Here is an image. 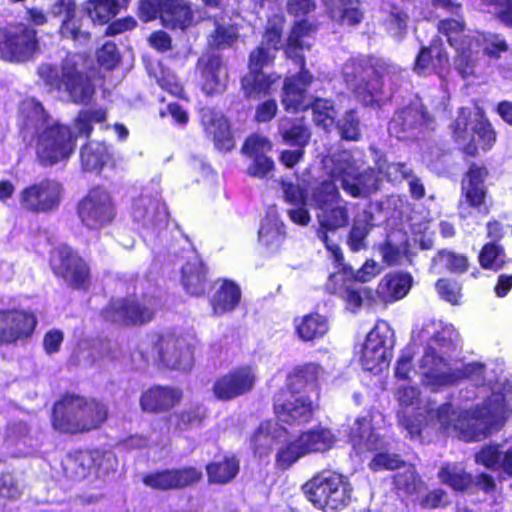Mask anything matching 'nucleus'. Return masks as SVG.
<instances>
[{
    "mask_svg": "<svg viewBox=\"0 0 512 512\" xmlns=\"http://www.w3.org/2000/svg\"><path fill=\"white\" fill-rule=\"evenodd\" d=\"M38 74L50 89L66 93L74 103H85L94 92L90 80L76 69V62L70 57L64 61L61 74L50 64H42Z\"/></svg>",
    "mask_w": 512,
    "mask_h": 512,
    "instance_id": "13",
    "label": "nucleus"
},
{
    "mask_svg": "<svg viewBox=\"0 0 512 512\" xmlns=\"http://www.w3.org/2000/svg\"><path fill=\"white\" fill-rule=\"evenodd\" d=\"M350 442L357 453L378 450L386 445L384 440L372 430L369 415L355 420L351 428Z\"/></svg>",
    "mask_w": 512,
    "mask_h": 512,
    "instance_id": "32",
    "label": "nucleus"
},
{
    "mask_svg": "<svg viewBox=\"0 0 512 512\" xmlns=\"http://www.w3.org/2000/svg\"><path fill=\"white\" fill-rule=\"evenodd\" d=\"M453 135L464 152L471 156L477 153L478 148L489 150L496 141L495 131L478 106L460 110L453 125Z\"/></svg>",
    "mask_w": 512,
    "mask_h": 512,
    "instance_id": "11",
    "label": "nucleus"
},
{
    "mask_svg": "<svg viewBox=\"0 0 512 512\" xmlns=\"http://www.w3.org/2000/svg\"><path fill=\"white\" fill-rule=\"evenodd\" d=\"M486 176L487 170L484 167L470 166L462 181V194L465 197V202L460 204L461 216H466V206L481 210L486 197V187L484 184Z\"/></svg>",
    "mask_w": 512,
    "mask_h": 512,
    "instance_id": "28",
    "label": "nucleus"
},
{
    "mask_svg": "<svg viewBox=\"0 0 512 512\" xmlns=\"http://www.w3.org/2000/svg\"><path fill=\"white\" fill-rule=\"evenodd\" d=\"M206 470L210 483L226 484L237 475L239 461L235 457H225L221 461L208 464Z\"/></svg>",
    "mask_w": 512,
    "mask_h": 512,
    "instance_id": "50",
    "label": "nucleus"
},
{
    "mask_svg": "<svg viewBox=\"0 0 512 512\" xmlns=\"http://www.w3.org/2000/svg\"><path fill=\"white\" fill-rule=\"evenodd\" d=\"M479 260L484 268L498 270L504 263V254L498 245L489 243L483 247Z\"/></svg>",
    "mask_w": 512,
    "mask_h": 512,
    "instance_id": "60",
    "label": "nucleus"
},
{
    "mask_svg": "<svg viewBox=\"0 0 512 512\" xmlns=\"http://www.w3.org/2000/svg\"><path fill=\"white\" fill-rule=\"evenodd\" d=\"M443 267L453 272H463L467 267V259L462 255L441 251L433 258L431 269L434 273L439 274Z\"/></svg>",
    "mask_w": 512,
    "mask_h": 512,
    "instance_id": "56",
    "label": "nucleus"
},
{
    "mask_svg": "<svg viewBox=\"0 0 512 512\" xmlns=\"http://www.w3.org/2000/svg\"><path fill=\"white\" fill-rule=\"evenodd\" d=\"M307 456L305 449L300 442L299 436L287 439L278 448L275 456V465L282 470H287Z\"/></svg>",
    "mask_w": 512,
    "mask_h": 512,
    "instance_id": "48",
    "label": "nucleus"
},
{
    "mask_svg": "<svg viewBox=\"0 0 512 512\" xmlns=\"http://www.w3.org/2000/svg\"><path fill=\"white\" fill-rule=\"evenodd\" d=\"M129 0H88L87 13L94 23L104 24L113 18Z\"/></svg>",
    "mask_w": 512,
    "mask_h": 512,
    "instance_id": "47",
    "label": "nucleus"
},
{
    "mask_svg": "<svg viewBox=\"0 0 512 512\" xmlns=\"http://www.w3.org/2000/svg\"><path fill=\"white\" fill-rule=\"evenodd\" d=\"M279 131L284 142L296 147L304 148L310 139V133L304 125H289L288 119L280 121Z\"/></svg>",
    "mask_w": 512,
    "mask_h": 512,
    "instance_id": "54",
    "label": "nucleus"
},
{
    "mask_svg": "<svg viewBox=\"0 0 512 512\" xmlns=\"http://www.w3.org/2000/svg\"><path fill=\"white\" fill-rule=\"evenodd\" d=\"M182 398L179 389L171 387H154L141 397V407L145 411L156 412L172 408Z\"/></svg>",
    "mask_w": 512,
    "mask_h": 512,
    "instance_id": "36",
    "label": "nucleus"
},
{
    "mask_svg": "<svg viewBox=\"0 0 512 512\" xmlns=\"http://www.w3.org/2000/svg\"><path fill=\"white\" fill-rule=\"evenodd\" d=\"M240 299L239 286L229 280L222 281L211 298L213 313L219 316L232 312L238 306Z\"/></svg>",
    "mask_w": 512,
    "mask_h": 512,
    "instance_id": "39",
    "label": "nucleus"
},
{
    "mask_svg": "<svg viewBox=\"0 0 512 512\" xmlns=\"http://www.w3.org/2000/svg\"><path fill=\"white\" fill-rule=\"evenodd\" d=\"M408 249L406 234L393 232L388 234L385 242L379 246V253L388 266L402 265L409 261Z\"/></svg>",
    "mask_w": 512,
    "mask_h": 512,
    "instance_id": "38",
    "label": "nucleus"
},
{
    "mask_svg": "<svg viewBox=\"0 0 512 512\" xmlns=\"http://www.w3.org/2000/svg\"><path fill=\"white\" fill-rule=\"evenodd\" d=\"M257 379L256 370L251 366L234 368L214 382L213 394L219 400H232L252 391Z\"/></svg>",
    "mask_w": 512,
    "mask_h": 512,
    "instance_id": "19",
    "label": "nucleus"
},
{
    "mask_svg": "<svg viewBox=\"0 0 512 512\" xmlns=\"http://www.w3.org/2000/svg\"><path fill=\"white\" fill-rule=\"evenodd\" d=\"M106 417L107 409L102 403L66 395L54 406L53 426L60 432L74 434L97 428Z\"/></svg>",
    "mask_w": 512,
    "mask_h": 512,
    "instance_id": "8",
    "label": "nucleus"
},
{
    "mask_svg": "<svg viewBox=\"0 0 512 512\" xmlns=\"http://www.w3.org/2000/svg\"><path fill=\"white\" fill-rule=\"evenodd\" d=\"M323 163L332 180L339 181L343 190L353 197L367 196L379 188L382 178L372 170L360 173L361 166L349 151L328 156Z\"/></svg>",
    "mask_w": 512,
    "mask_h": 512,
    "instance_id": "9",
    "label": "nucleus"
},
{
    "mask_svg": "<svg viewBox=\"0 0 512 512\" xmlns=\"http://www.w3.org/2000/svg\"><path fill=\"white\" fill-rule=\"evenodd\" d=\"M285 433V429L279 427L272 421H266L260 424L252 437V444L255 451L259 454L263 450L268 451L273 439L281 438Z\"/></svg>",
    "mask_w": 512,
    "mask_h": 512,
    "instance_id": "51",
    "label": "nucleus"
},
{
    "mask_svg": "<svg viewBox=\"0 0 512 512\" xmlns=\"http://www.w3.org/2000/svg\"><path fill=\"white\" fill-rule=\"evenodd\" d=\"M19 122L24 139L35 136L36 154L42 164H56L73 153L76 137L68 127L51 119L35 99L22 102Z\"/></svg>",
    "mask_w": 512,
    "mask_h": 512,
    "instance_id": "5",
    "label": "nucleus"
},
{
    "mask_svg": "<svg viewBox=\"0 0 512 512\" xmlns=\"http://www.w3.org/2000/svg\"><path fill=\"white\" fill-rule=\"evenodd\" d=\"M303 491L314 507L337 512L348 505L352 488L345 476L326 470L306 482Z\"/></svg>",
    "mask_w": 512,
    "mask_h": 512,
    "instance_id": "10",
    "label": "nucleus"
},
{
    "mask_svg": "<svg viewBox=\"0 0 512 512\" xmlns=\"http://www.w3.org/2000/svg\"><path fill=\"white\" fill-rule=\"evenodd\" d=\"M431 118L424 111L422 104L414 103L411 106L398 111L388 125L391 136L404 140L414 135L413 131L418 127H430Z\"/></svg>",
    "mask_w": 512,
    "mask_h": 512,
    "instance_id": "25",
    "label": "nucleus"
},
{
    "mask_svg": "<svg viewBox=\"0 0 512 512\" xmlns=\"http://www.w3.org/2000/svg\"><path fill=\"white\" fill-rule=\"evenodd\" d=\"M36 32L23 25L9 27L1 32L0 55L7 61L29 59L37 50Z\"/></svg>",
    "mask_w": 512,
    "mask_h": 512,
    "instance_id": "17",
    "label": "nucleus"
},
{
    "mask_svg": "<svg viewBox=\"0 0 512 512\" xmlns=\"http://www.w3.org/2000/svg\"><path fill=\"white\" fill-rule=\"evenodd\" d=\"M413 278L408 273H393L383 277L378 283L377 296L386 303L404 298L410 291Z\"/></svg>",
    "mask_w": 512,
    "mask_h": 512,
    "instance_id": "33",
    "label": "nucleus"
},
{
    "mask_svg": "<svg viewBox=\"0 0 512 512\" xmlns=\"http://www.w3.org/2000/svg\"><path fill=\"white\" fill-rule=\"evenodd\" d=\"M382 25L386 33L397 41L407 34L409 15L403 6L386 2L381 8Z\"/></svg>",
    "mask_w": 512,
    "mask_h": 512,
    "instance_id": "35",
    "label": "nucleus"
},
{
    "mask_svg": "<svg viewBox=\"0 0 512 512\" xmlns=\"http://www.w3.org/2000/svg\"><path fill=\"white\" fill-rule=\"evenodd\" d=\"M106 119V112L102 109L83 110L74 121V129L78 135L88 136L92 131V123H100Z\"/></svg>",
    "mask_w": 512,
    "mask_h": 512,
    "instance_id": "57",
    "label": "nucleus"
},
{
    "mask_svg": "<svg viewBox=\"0 0 512 512\" xmlns=\"http://www.w3.org/2000/svg\"><path fill=\"white\" fill-rule=\"evenodd\" d=\"M449 68V57L440 40H434L427 47H422L414 64L418 75H443Z\"/></svg>",
    "mask_w": 512,
    "mask_h": 512,
    "instance_id": "29",
    "label": "nucleus"
},
{
    "mask_svg": "<svg viewBox=\"0 0 512 512\" xmlns=\"http://www.w3.org/2000/svg\"><path fill=\"white\" fill-rule=\"evenodd\" d=\"M159 307V301L149 300L148 304H139L134 300L119 299L113 301L105 310L104 317L115 323L137 324L150 321Z\"/></svg>",
    "mask_w": 512,
    "mask_h": 512,
    "instance_id": "23",
    "label": "nucleus"
},
{
    "mask_svg": "<svg viewBox=\"0 0 512 512\" xmlns=\"http://www.w3.org/2000/svg\"><path fill=\"white\" fill-rule=\"evenodd\" d=\"M347 88L365 105L379 101L385 80H390V71L381 76L365 59H351L342 70Z\"/></svg>",
    "mask_w": 512,
    "mask_h": 512,
    "instance_id": "14",
    "label": "nucleus"
},
{
    "mask_svg": "<svg viewBox=\"0 0 512 512\" xmlns=\"http://www.w3.org/2000/svg\"><path fill=\"white\" fill-rule=\"evenodd\" d=\"M206 271L201 259L193 254L182 268V284L191 295H202L206 288Z\"/></svg>",
    "mask_w": 512,
    "mask_h": 512,
    "instance_id": "42",
    "label": "nucleus"
},
{
    "mask_svg": "<svg viewBox=\"0 0 512 512\" xmlns=\"http://www.w3.org/2000/svg\"><path fill=\"white\" fill-rule=\"evenodd\" d=\"M37 326L34 313L0 305V343L15 344L30 338Z\"/></svg>",
    "mask_w": 512,
    "mask_h": 512,
    "instance_id": "18",
    "label": "nucleus"
},
{
    "mask_svg": "<svg viewBox=\"0 0 512 512\" xmlns=\"http://www.w3.org/2000/svg\"><path fill=\"white\" fill-rule=\"evenodd\" d=\"M475 461L487 468L500 469L512 477V451H501L499 446H486L475 456Z\"/></svg>",
    "mask_w": 512,
    "mask_h": 512,
    "instance_id": "45",
    "label": "nucleus"
},
{
    "mask_svg": "<svg viewBox=\"0 0 512 512\" xmlns=\"http://www.w3.org/2000/svg\"><path fill=\"white\" fill-rule=\"evenodd\" d=\"M80 157L83 169L93 172L106 165L111 155L104 143L90 142L81 149Z\"/></svg>",
    "mask_w": 512,
    "mask_h": 512,
    "instance_id": "46",
    "label": "nucleus"
},
{
    "mask_svg": "<svg viewBox=\"0 0 512 512\" xmlns=\"http://www.w3.org/2000/svg\"><path fill=\"white\" fill-rule=\"evenodd\" d=\"M202 89L206 94L220 93L225 90L227 72L217 55H203L198 61Z\"/></svg>",
    "mask_w": 512,
    "mask_h": 512,
    "instance_id": "30",
    "label": "nucleus"
},
{
    "mask_svg": "<svg viewBox=\"0 0 512 512\" xmlns=\"http://www.w3.org/2000/svg\"><path fill=\"white\" fill-rule=\"evenodd\" d=\"M439 478L454 490H464L472 483V477L460 464H447L439 471Z\"/></svg>",
    "mask_w": 512,
    "mask_h": 512,
    "instance_id": "52",
    "label": "nucleus"
},
{
    "mask_svg": "<svg viewBox=\"0 0 512 512\" xmlns=\"http://www.w3.org/2000/svg\"><path fill=\"white\" fill-rule=\"evenodd\" d=\"M131 215L133 219L143 225L152 224L165 215L158 199L148 194H141L133 200Z\"/></svg>",
    "mask_w": 512,
    "mask_h": 512,
    "instance_id": "43",
    "label": "nucleus"
},
{
    "mask_svg": "<svg viewBox=\"0 0 512 512\" xmlns=\"http://www.w3.org/2000/svg\"><path fill=\"white\" fill-rule=\"evenodd\" d=\"M67 474L74 479L86 478L94 468V459L89 452H78L69 456L64 464Z\"/></svg>",
    "mask_w": 512,
    "mask_h": 512,
    "instance_id": "53",
    "label": "nucleus"
},
{
    "mask_svg": "<svg viewBox=\"0 0 512 512\" xmlns=\"http://www.w3.org/2000/svg\"><path fill=\"white\" fill-rule=\"evenodd\" d=\"M377 169L379 174L382 177H385L389 181H401L403 179H407L411 174V171L404 165L400 163H391L387 164L385 159H379L376 162Z\"/></svg>",
    "mask_w": 512,
    "mask_h": 512,
    "instance_id": "62",
    "label": "nucleus"
},
{
    "mask_svg": "<svg viewBox=\"0 0 512 512\" xmlns=\"http://www.w3.org/2000/svg\"><path fill=\"white\" fill-rule=\"evenodd\" d=\"M275 396L274 410L277 419L289 425L307 423L313 416L314 403L310 396L289 393Z\"/></svg>",
    "mask_w": 512,
    "mask_h": 512,
    "instance_id": "21",
    "label": "nucleus"
},
{
    "mask_svg": "<svg viewBox=\"0 0 512 512\" xmlns=\"http://www.w3.org/2000/svg\"><path fill=\"white\" fill-rule=\"evenodd\" d=\"M492 396L472 411H456L450 404L434 410L421 397L420 390L408 382L399 384L396 398L399 423L411 437L418 435L424 422L437 421L448 434L464 441H478L501 427L512 412V385L491 386Z\"/></svg>",
    "mask_w": 512,
    "mask_h": 512,
    "instance_id": "1",
    "label": "nucleus"
},
{
    "mask_svg": "<svg viewBox=\"0 0 512 512\" xmlns=\"http://www.w3.org/2000/svg\"><path fill=\"white\" fill-rule=\"evenodd\" d=\"M51 267L54 273L68 284L81 287L89 275L85 262L68 246H59L52 254Z\"/></svg>",
    "mask_w": 512,
    "mask_h": 512,
    "instance_id": "22",
    "label": "nucleus"
},
{
    "mask_svg": "<svg viewBox=\"0 0 512 512\" xmlns=\"http://www.w3.org/2000/svg\"><path fill=\"white\" fill-rule=\"evenodd\" d=\"M284 237L283 225L278 219L275 209H270L262 220L259 240L267 247H278Z\"/></svg>",
    "mask_w": 512,
    "mask_h": 512,
    "instance_id": "49",
    "label": "nucleus"
},
{
    "mask_svg": "<svg viewBox=\"0 0 512 512\" xmlns=\"http://www.w3.org/2000/svg\"><path fill=\"white\" fill-rule=\"evenodd\" d=\"M294 327L298 337L303 341L320 339L329 330L327 318L318 313H311L295 318Z\"/></svg>",
    "mask_w": 512,
    "mask_h": 512,
    "instance_id": "41",
    "label": "nucleus"
},
{
    "mask_svg": "<svg viewBox=\"0 0 512 512\" xmlns=\"http://www.w3.org/2000/svg\"><path fill=\"white\" fill-rule=\"evenodd\" d=\"M201 120L206 133L212 136L218 150L230 151L234 148L235 142L228 122L220 113L204 108L201 111Z\"/></svg>",
    "mask_w": 512,
    "mask_h": 512,
    "instance_id": "31",
    "label": "nucleus"
},
{
    "mask_svg": "<svg viewBox=\"0 0 512 512\" xmlns=\"http://www.w3.org/2000/svg\"><path fill=\"white\" fill-rule=\"evenodd\" d=\"M397 489L407 494L418 493L422 488L421 481L417 478L414 467L405 466L402 472H398L394 477Z\"/></svg>",
    "mask_w": 512,
    "mask_h": 512,
    "instance_id": "58",
    "label": "nucleus"
},
{
    "mask_svg": "<svg viewBox=\"0 0 512 512\" xmlns=\"http://www.w3.org/2000/svg\"><path fill=\"white\" fill-rule=\"evenodd\" d=\"M298 436L307 455L325 453L332 449L337 442V437L332 430L323 426L307 429Z\"/></svg>",
    "mask_w": 512,
    "mask_h": 512,
    "instance_id": "37",
    "label": "nucleus"
},
{
    "mask_svg": "<svg viewBox=\"0 0 512 512\" xmlns=\"http://www.w3.org/2000/svg\"><path fill=\"white\" fill-rule=\"evenodd\" d=\"M183 0H165L161 10V21L170 28L185 29L200 20Z\"/></svg>",
    "mask_w": 512,
    "mask_h": 512,
    "instance_id": "34",
    "label": "nucleus"
},
{
    "mask_svg": "<svg viewBox=\"0 0 512 512\" xmlns=\"http://www.w3.org/2000/svg\"><path fill=\"white\" fill-rule=\"evenodd\" d=\"M314 33V25L307 21H299L293 26L288 36L285 53L288 58L300 65L301 71L296 76L285 79L282 104L289 112L305 110L311 105L315 124L328 129L333 126L336 114L332 103L320 98L311 103L307 94V88L313 77L304 69L302 52L304 49H310Z\"/></svg>",
    "mask_w": 512,
    "mask_h": 512,
    "instance_id": "4",
    "label": "nucleus"
},
{
    "mask_svg": "<svg viewBox=\"0 0 512 512\" xmlns=\"http://www.w3.org/2000/svg\"><path fill=\"white\" fill-rule=\"evenodd\" d=\"M54 14L63 15L64 19L60 28L63 37L71 38L79 44H85L89 40V34L80 30L75 18V2L73 0H60L59 6H55Z\"/></svg>",
    "mask_w": 512,
    "mask_h": 512,
    "instance_id": "40",
    "label": "nucleus"
},
{
    "mask_svg": "<svg viewBox=\"0 0 512 512\" xmlns=\"http://www.w3.org/2000/svg\"><path fill=\"white\" fill-rule=\"evenodd\" d=\"M272 149L270 140L264 136L254 134L248 137L242 147V152L249 158L265 156Z\"/></svg>",
    "mask_w": 512,
    "mask_h": 512,
    "instance_id": "59",
    "label": "nucleus"
},
{
    "mask_svg": "<svg viewBox=\"0 0 512 512\" xmlns=\"http://www.w3.org/2000/svg\"><path fill=\"white\" fill-rule=\"evenodd\" d=\"M115 205L110 193L101 187L91 189L78 204V216L89 229H100L115 217Z\"/></svg>",
    "mask_w": 512,
    "mask_h": 512,
    "instance_id": "16",
    "label": "nucleus"
},
{
    "mask_svg": "<svg viewBox=\"0 0 512 512\" xmlns=\"http://www.w3.org/2000/svg\"><path fill=\"white\" fill-rule=\"evenodd\" d=\"M438 30L454 49L453 66L463 79L479 76L482 72L483 55L497 59L508 49L506 41L500 35L466 32L465 24L460 18L441 20Z\"/></svg>",
    "mask_w": 512,
    "mask_h": 512,
    "instance_id": "6",
    "label": "nucleus"
},
{
    "mask_svg": "<svg viewBox=\"0 0 512 512\" xmlns=\"http://www.w3.org/2000/svg\"><path fill=\"white\" fill-rule=\"evenodd\" d=\"M371 227V217L368 214H364L354 221L348 238V244L352 251L357 252L366 248L365 240Z\"/></svg>",
    "mask_w": 512,
    "mask_h": 512,
    "instance_id": "55",
    "label": "nucleus"
},
{
    "mask_svg": "<svg viewBox=\"0 0 512 512\" xmlns=\"http://www.w3.org/2000/svg\"><path fill=\"white\" fill-rule=\"evenodd\" d=\"M415 339L426 341L420 358V373L427 387L436 389L467 378L481 387V393L489 392V396H492L491 386L496 383L503 386L512 385L499 378L493 379L481 363H448L444 355L451 351L458 341V333L450 324L430 321L423 326Z\"/></svg>",
    "mask_w": 512,
    "mask_h": 512,
    "instance_id": "2",
    "label": "nucleus"
},
{
    "mask_svg": "<svg viewBox=\"0 0 512 512\" xmlns=\"http://www.w3.org/2000/svg\"><path fill=\"white\" fill-rule=\"evenodd\" d=\"M62 186L54 180H44L33 184L20 193L21 206L32 212H48L58 207Z\"/></svg>",
    "mask_w": 512,
    "mask_h": 512,
    "instance_id": "20",
    "label": "nucleus"
},
{
    "mask_svg": "<svg viewBox=\"0 0 512 512\" xmlns=\"http://www.w3.org/2000/svg\"><path fill=\"white\" fill-rule=\"evenodd\" d=\"M284 25L282 13H274L268 18L261 44L251 52L249 57V72L242 78V89L248 98H258L268 95L278 77L265 75L261 70L272 63L280 48L281 35Z\"/></svg>",
    "mask_w": 512,
    "mask_h": 512,
    "instance_id": "7",
    "label": "nucleus"
},
{
    "mask_svg": "<svg viewBox=\"0 0 512 512\" xmlns=\"http://www.w3.org/2000/svg\"><path fill=\"white\" fill-rule=\"evenodd\" d=\"M337 264L342 267L330 275L326 283V289L345 300L350 310L358 309L362 304V296L352 279L353 269L343 265L342 261Z\"/></svg>",
    "mask_w": 512,
    "mask_h": 512,
    "instance_id": "26",
    "label": "nucleus"
},
{
    "mask_svg": "<svg viewBox=\"0 0 512 512\" xmlns=\"http://www.w3.org/2000/svg\"><path fill=\"white\" fill-rule=\"evenodd\" d=\"M393 335L386 321L376 322L359 351V362L365 370L377 374L388 367L394 345Z\"/></svg>",
    "mask_w": 512,
    "mask_h": 512,
    "instance_id": "15",
    "label": "nucleus"
},
{
    "mask_svg": "<svg viewBox=\"0 0 512 512\" xmlns=\"http://www.w3.org/2000/svg\"><path fill=\"white\" fill-rule=\"evenodd\" d=\"M286 202L291 206L288 209L289 218L296 224L306 226L311 221L307 206H314L319 210L317 219L320 228L318 238L325 244L336 263L343 261L341 249L329 236V231H335L348 223V213L345 202L341 199L338 188L333 182H323L308 198L305 191L291 183L283 184Z\"/></svg>",
    "mask_w": 512,
    "mask_h": 512,
    "instance_id": "3",
    "label": "nucleus"
},
{
    "mask_svg": "<svg viewBox=\"0 0 512 512\" xmlns=\"http://www.w3.org/2000/svg\"><path fill=\"white\" fill-rule=\"evenodd\" d=\"M237 37L238 33L234 26L218 25L215 32L210 36L209 44L214 48H224L231 45Z\"/></svg>",
    "mask_w": 512,
    "mask_h": 512,
    "instance_id": "63",
    "label": "nucleus"
},
{
    "mask_svg": "<svg viewBox=\"0 0 512 512\" xmlns=\"http://www.w3.org/2000/svg\"><path fill=\"white\" fill-rule=\"evenodd\" d=\"M342 138L347 140H357L359 136V121L353 110L348 111L337 124Z\"/></svg>",
    "mask_w": 512,
    "mask_h": 512,
    "instance_id": "64",
    "label": "nucleus"
},
{
    "mask_svg": "<svg viewBox=\"0 0 512 512\" xmlns=\"http://www.w3.org/2000/svg\"><path fill=\"white\" fill-rule=\"evenodd\" d=\"M201 476L200 471L188 467L151 473L144 478V483L153 489H178L198 482Z\"/></svg>",
    "mask_w": 512,
    "mask_h": 512,
    "instance_id": "27",
    "label": "nucleus"
},
{
    "mask_svg": "<svg viewBox=\"0 0 512 512\" xmlns=\"http://www.w3.org/2000/svg\"><path fill=\"white\" fill-rule=\"evenodd\" d=\"M414 375H419L422 383L427 386L423 377L420 373V360L418 361V370H414L412 367V354L409 350L405 351L398 359L395 367V376L398 381H409Z\"/></svg>",
    "mask_w": 512,
    "mask_h": 512,
    "instance_id": "61",
    "label": "nucleus"
},
{
    "mask_svg": "<svg viewBox=\"0 0 512 512\" xmlns=\"http://www.w3.org/2000/svg\"><path fill=\"white\" fill-rule=\"evenodd\" d=\"M326 10L334 21L345 25L361 22L363 14L353 0H323Z\"/></svg>",
    "mask_w": 512,
    "mask_h": 512,
    "instance_id": "44",
    "label": "nucleus"
},
{
    "mask_svg": "<svg viewBox=\"0 0 512 512\" xmlns=\"http://www.w3.org/2000/svg\"><path fill=\"white\" fill-rule=\"evenodd\" d=\"M325 377L324 369L316 363H305L294 367L286 378L289 393L318 396L321 381Z\"/></svg>",
    "mask_w": 512,
    "mask_h": 512,
    "instance_id": "24",
    "label": "nucleus"
},
{
    "mask_svg": "<svg viewBox=\"0 0 512 512\" xmlns=\"http://www.w3.org/2000/svg\"><path fill=\"white\" fill-rule=\"evenodd\" d=\"M192 338L167 334L152 336L141 345V354L146 361L161 362L171 369L187 371L194 362Z\"/></svg>",
    "mask_w": 512,
    "mask_h": 512,
    "instance_id": "12",
    "label": "nucleus"
}]
</instances>
